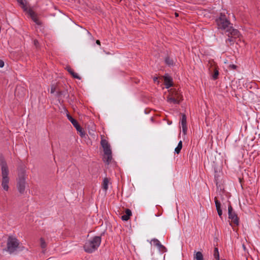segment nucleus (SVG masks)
Segmentation results:
<instances>
[{
  "instance_id": "obj_1",
  "label": "nucleus",
  "mask_w": 260,
  "mask_h": 260,
  "mask_svg": "<svg viewBox=\"0 0 260 260\" xmlns=\"http://www.w3.org/2000/svg\"><path fill=\"white\" fill-rule=\"evenodd\" d=\"M217 28L222 30L226 35L238 37L240 32L237 29L234 28L233 24L227 18L224 14L220 13L219 16L216 19Z\"/></svg>"
},
{
  "instance_id": "obj_2",
  "label": "nucleus",
  "mask_w": 260,
  "mask_h": 260,
  "mask_svg": "<svg viewBox=\"0 0 260 260\" xmlns=\"http://www.w3.org/2000/svg\"><path fill=\"white\" fill-rule=\"evenodd\" d=\"M101 242L102 238L100 236H94L86 241L83 249L86 252L92 253L98 249Z\"/></svg>"
},
{
  "instance_id": "obj_3",
  "label": "nucleus",
  "mask_w": 260,
  "mask_h": 260,
  "mask_svg": "<svg viewBox=\"0 0 260 260\" xmlns=\"http://www.w3.org/2000/svg\"><path fill=\"white\" fill-rule=\"evenodd\" d=\"M0 165L2 176V186L4 190L8 191L9 188V182L10 179L8 177L9 172L7 164L4 158L1 157L0 158Z\"/></svg>"
},
{
  "instance_id": "obj_4",
  "label": "nucleus",
  "mask_w": 260,
  "mask_h": 260,
  "mask_svg": "<svg viewBox=\"0 0 260 260\" xmlns=\"http://www.w3.org/2000/svg\"><path fill=\"white\" fill-rule=\"evenodd\" d=\"M101 144L102 146L104 152L103 157L104 161L108 165H109L112 159V150L111 146L108 142L104 139H102Z\"/></svg>"
},
{
  "instance_id": "obj_5",
  "label": "nucleus",
  "mask_w": 260,
  "mask_h": 260,
  "mask_svg": "<svg viewBox=\"0 0 260 260\" xmlns=\"http://www.w3.org/2000/svg\"><path fill=\"white\" fill-rule=\"evenodd\" d=\"M101 144L102 146L104 152L103 157L104 161L108 165H109L112 159V150L111 146L108 142L104 139H102Z\"/></svg>"
},
{
  "instance_id": "obj_6",
  "label": "nucleus",
  "mask_w": 260,
  "mask_h": 260,
  "mask_svg": "<svg viewBox=\"0 0 260 260\" xmlns=\"http://www.w3.org/2000/svg\"><path fill=\"white\" fill-rule=\"evenodd\" d=\"M20 242L15 237L9 236L7 243V251L12 254L16 251L19 248Z\"/></svg>"
},
{
  "instance_id": "obj_7",
  "label": "nucleus",
  "mask_w": 260,
  "mask_h": 260,
  "mask_svg": "<svg viewBox=\"0 0 260 260\" xmlns=\"http://www.w3.org/2000/svg\"><path fill=\"white\" fill-rule=\"evenodd\" d=\"M25 175L24 172H22L18 175L17 182V188L19 192L22 194L24 193L25 190Z\"/></svg>"
},
{
  "instance_id": "obj_8",
  "label": "nucleus",
  "mask_w": 260,
  "mask_h": 260,
  "mask_svg": "<svg viewBox=\"0 0 260 260\" xmlns=\"http://www.w3.org/2000/svg\"><path fill=\"white\" fill-rule=\"evenodd\" d=\"M228 215L229 218L231 220L232 222L236 225H238L239 224V218L235 212L233 211V208L230 203L228 206Z\"/></svg>"
},
{
  "instance_id": "obj_9",
  "label": "nucleus",
  "mask_w": 260,
  "mask_h": 260,
  "mask_svg": "<svg viewBox=\"0 0 260 260\" xmlns=\"http://www.w3.org/2000/svg\"><path fill=\"white\" fill-rule=\"evenodd\" d=\"M26 11H27L28 14L30 16L32 20L36 23V24L38 25H41V22L39 20L38 18L37 17V15L36 13L31 9L27 10Z\"/></svg>"
},
{
  "instance_id": "obj_10",
  "label": "nucleus",
  "mask_w": 260,
  "mask_h": 260,
  "mask_svg": "<svg viewBox=\"0 0 260 260\" xmlns=\"http://www.w3.org/2000/svg\"><path fill=\"white\" fill-rule=\"evenodd\" d=\"M164 84L166 88H169L173 86V79L172 77L168 75H166L164 77Z\"/></svg>"
},
{
  "instance_id": "obj_11",
  "label": "nucleus",
  "mask_w": 260,
  "mask_h": 260,
  "mask_svg": "<svg viewBox=\"0 0 260 260\" xmlns=\"http://www.w3.org/2000/svg\"><path fill=\"white\" fill-rule=\"evenodd\" d=\"M214 200H215V204L216 210L217 211V213H218L219 216L220 217V218L221 219H222V210L221 208L220 202L217 199L216 197H215Z\"/></svg>"
},
{
  "instance_id": "obj_12",
  "label": "nucleus",
  "mask_w": 260,
  "mask_h": 260,
  "mask_svg": "<svg viewBox=\"0 0 260 260\" xmlns=\"http://www.w3.org/2000/svg\"><path fill=\"white\" fill-rule=\"evenodd\" d=\"M125 214L121 216V219L123 221H127L132 216V211L129 209L125 210Z\"/></svg>"
},
{
  "instance_id": "obj_13",
  "label": "nucleus",
  "mask_w": 260,
  "mask_h": 260,
  "mask_svg": "<svg viewBox=\"0 0 260 260\" xmlns=\"http://www.w3.org/2000/svg\"><path fill=\"white\" fill-rule=\"evenodd\" d=\"M66 69L74 78L79 80L81 79V77L78 75V74L74 72V70L70 67H67Z\"/></svg>"
},
{
  "instance_id": "obj_14",
  "label": "nucleus",
  "mask_w": 260,
  "mask_h": 260,
  "mask_svg": "<svg viewBox=\"0 0 260 260\" xmlns=\"http://www.w3.org/2000/svg\"><path fill=\"white\" fill-rule=\"evenodd\" d=\"M167 101L170 103H173L175 104H179L180 102V99H178L175 97H173L172 96L168 97Z\"/></svg>"
},
{
  "instance_id": "obj_15",
  "label": "nucleus",
  "mask_w": 260,
  "mask_h": 260,
  "mask_svg": "<svg viewBox=\"0 0 260 260\" xmlns=\"http://www.w3.org/2000/svg\"><path fill=\"white\" fill-rule=\"evenodd\" d=\"M152 242L154 246L157 247L159 250L165 249V247L160 243L159 241L157 239H153L152 240Z\"/></svg>"
},
{
  "instance_id": "obj_16",
  "label": "nucleus",
  "mask_w": 260,
  "mask_h": 260,
  "mask_svg": "<svg viewBox=\"0 0 260 260\" xmlns=\"http://www.w3.org/2000/svg\"><path fill=\"white\" fill-rule=\"evenodd\" d=\"M194 260H204L203 255L200 251L194 252L193 255Z\"/></svg>"
},
{
  "instance_id": "obj_17",
  "label": "nucleus",
  "mask_w": 260,
  "mask_h": 260,
  "mask_svg": "<svg viewBox=\"0 0 260 260\" xmlns=\"http://www.w3.org/2000/svg\"><path fill=\"white\" fill-rule=\"evenodd\" d=\"M109 183V180L108 178L106 177L104 178L103 181L102 183V188L105 191H107V190L108 189V185Z\"/></svg>"
},
{
  "instance_id": "obj_18",
  "label": "nucleus",
  "mask_w": 260,
  "mask_h": 260,
  "mask_svg": "<svg viewBox=\"0 0 260 260\" xmlns=\"http://www.w3.org/2000/svg\"><path fill=\"white\" fill-rule=\"evenodd\" d=\"M165 62L166 64L171 67L173 66L174 64V61L173 58H170L169 56H167L165 58Z\"/></svg>"
},
{
  "instance_id": "obj_19",
  "label": "nucleus",
  "mask_w": 260,
  "mask_h": 260,
  "mask_svg": "<svg viewBox=\"0 0 260 260\" xmlns=\"http://www.w3.org/2000/svg\"><path fill=\"white\" fill-rule=\"evenodd\" d=\"M17 2L19 3V5L23 9L24 11H26L27 10V8L26 5V2L24 0H16Z\"/></svg>"
},
{
  "instance_id": "obj_20",
  "label": "nucleus",
  "mask_w": 260,
  "mask_h": 260,
  "mask_svg": "<svg viewBox=\"0 0 260 260\" xmlns=\"http://www.w3.org/2000/svg\"><path fill=\"white\" fill-rule=\"evenodd\" d=\"M182 148V142L180 141L177 146L175 149V153L179 154Z\"/></svg>"
},
{
  "instance_id": "obj_21",
  "label": "nucleus",
  "mask_w": 260,
  "mask_h": 260,
  "mask_svg": "<svg viewBox=\"0 0 260 260\" xmlns=\"http://www.w3.org/2000/svg\"><path fill=\"white\" fill-rule=\"evenodd\" d=\"M182 118L181 120V124L182 126H187L186 122V117L185 114H181Z\"/></svg>"
},
{
  "instance_id": "obj_22",
  "label": "nucleus",
  "mask_w": 260,
  "mask_h": 260,
  "mask_svg": "<svg viewBox=\"0 0 260 260\" xmlns=\"http://www.w3.org/2000/svg\"><path fill=\"white\" fill-rule=\"evenodd\" d=\"M172 96L173 97H175L178 99H180L181 101L182 100V95L177 91H173L172 93Z\"/></svg>"
},
{
  "instance_id": "obj_23",
  "label": "nucleus",
  "mask_w": 260,
  "mask_h": 260,
  "mask_svg": "<svg viewBox=\"0 0 260 260\" xmlns=\"http://www.w3.org/2000/svg\"><path fill=\"white\" fill-rule=\"evenodd\" d=\"M67 118L68 119H69V120H70L71 121V122L72 123V124L73 125V126L74 125H77V123H78V121L75 119L74 118H73L70 114H67Z\"/></svg>"
},
{
  "instance_id": "obj_24",
  "label": "nucleus",
  "mask_w": 260,
  "mask_h": 260,
  "mask_svg": "<svg viewBox=\"0 0 260 260\" xmlns=\"http://www.w3.org/2000/svg\"><path fill=\"white\" fill-rule=\"evenodd\" d=\"M227 36H228V38L226 40V42H230L231 44H234V41H235L234 39L238 38L239 37V36L234 37V36H232V35H230V36L227 35Z\"/></svg>"
},
{
  "instance_id": "obj_25",
  "label": "nucleus",
  "mask_w": 260,
  "mask_h": 260,
  "mask_svg": "<svg viewBox=\"0 0 260 260\" xmlns=\"http://www.w3.org/2000/svg\"><path fill=\"white\" fill-rule=\"evenodd\" d=\"M213 255H214V258L216 259L219 260V251H218V248H217V247H215L214 248Z\"/></svg>"
},
{
  "instance_id": "obj_26",
  "label": "nucleus",
  "mask_w": 260,
  "mask_h": 260,
  "mask_svg": "<svg viewBox=\"0 0 260 260\" xmlns=\"http://www.w3.org/2000/svg\"><path fill=\"white\" fill-rule=\"evenodd\" d=\"M40 245L42 248L45 249L47 246V244L45 241V240L43 238L40 239Z\"/></svg>"
},
{
  "instance_id": "obj_27",
  "label": "nucleus",
  "mask_w": 260,
  "mask_h": 260,
  "mask_svg": "<svg viewBox=\"0 0 260 260\" xmlns=\"http://www.w3.org/2000/svg\"><path fill=\"white\" fill-rule=\"evenodd\" d=\"M218 75H219V72L218 71V70H217L216 69H215L214 71V74L213 75H212V78L214 80H216L217 79L218 77Z\"/></svg>"
},
{
  "instance_id": "obj_28",
  "label": "nucleus",
  "mask_w": 260,
  "mask_h": 260,
  "mask_svg": "<svg viewBox=\"0 0 260 260\" xmlns=\"http://www.w3.org/2000/svg\"><path fill=\"white\" fill-rule=\"evenodd\" d=\"M79 133V134L80 135V136L81 137H85V135H86V133L85 132V131H84V129L81 127L79 131H77Z\"/></svg>"
},
{
  "instance_id": "obj_29",
  "label": "nucleus",
  "mask_w": 260,
  "mask_h": 260,
  "mask_svg": "<svg viewBox=\"0 0 260 260\" xmlns=\"http://www.w3.org/2000/svg\"><path fill=\"white\" fill-rule=\"evenodd\" d=\"M182 133L184 135H185L187 133V126H182Z\"/></svg>"
},
{
  "instance_id": "obj_30",
  "label": "nucleus",
  "mask_w": 260,
  "mask_h": 260,
  "mask_svg": "<svg viewBox=\"0 0 260 260\" xmlns=\"http://www.w3.org/2000/svg\"><path fill=\"white\" fill-rule=\"evenodd\" d=\"M229 69H232V70H236L237 68V66L235 64H230L229 66Z\"/></svg>"
},
{
  "instance_id": "obj_31",
  "label": "nucleus",
  "mask_w": 260,
  "mask_h": 260,
  "mask_svg": "<svg viewBox=\"0 0 260 260\" xmlns=\"http://www.w3.org/2000/svg\"><path fill=\"white\" fill-rule=\"evenodd\" d=\"M64 91H57L56 94H57V96L58 98H61V96L62 94H63V93H64Z\"/></svg>"
},
{
  "instance_id": "obj_32",
  "label": "nucleus",
  "mask_w": 260,
  "mask_h": 260,
  "mask_svg": "<svg viewBox=\"0 0 260 260\" xmlns=\"http://www.w3.org/2000/svg\"><path fill=\"white\" fill-rule=\"evenodd\" d=\"M74 126L76 128L77 131H79V129L81 127L78 122L77 123V125H74Z\"/></svg>"
},
{
  "instance_id": "obj_33",
  "label": "nucleus",
  "mask_w": 260,
  "mask_h": 260,
  "mask_svg": "<svg viewBox=\"0 0 260 260\" xmlns=\"http://www.w3.org/2000/svg\"><path fill=\"white\" fill-rule=\"evenodd\" d=\"M34 45L36 47H38V45H39V42L38 40H34Z\"/></svg>"
},
{
  "instance_id": "obj_34",
  "label": "nucleus",
  "mask_w": 260,
  "mask_h": 260,
  "mask_svg": "<svg viewBox=\"0 0 260 260\" xmlns=\"http://www.w3.org/2000/svg\"><path fill=\"white\" fill-rule=\"evenodd\" d=\"M4 61L3 60L0 59V68L4 67Z\"/></svg>"
},
{
  "instance_id": "obj_35",
  "label": "nucleus",
  "mask_w": 260,
  "mask_h": 260,
  "mask_svg": "<svg viewBox=\"0 0 260 260\" xmlns=\"http://www.w3.org/2000/svg\"><path fill=\"white\" fill-rule=\"evenodd\" d=\"M55 91V87H54V86H52L51 88V93H53Z\"/></svg>"
},
{
  "instance_id": "obj_36",
  "label": "nucleus",
  "mask_w": 260,
  "mask_h": 260,
  "mask_svg": "<svg viewBox=\"0 0 260 260\" xmlns=\"http://www.w3.org/2000/svg\"><path fill=\"white\" fill-rule=\"evenodd\" d=\"M153 81L154 82H156L158 81V78L157 77H155L154 78H153Z\"/></svg>"
},
{
  "instance_id": "obj_37",
  "label": "nucleus",
  "mask_w": 260,
  "mask_h": 260,
  "mask_svg": "<svg viewBox=\"0 0 260 260\" xmlns=\"http://www.w3.org/2000/svg\"><path fill=\"white\" fill-rule=\"evenodd\" d=\"M115 3H119L122 0H114Z\"/></svg>"
},
{
  "instance_id": "obj_38",
  "label": "nucleus",
  "mask_w": 260,
  "mask_h": 260,
  "mask_svg": "<svg viewBox=\"0 0 260 260\" xmlns=\"http://www.w3.org/2000/svg\"><path fill=\"white\" fill-rule=\"evenodd\" d=\"M96 43L98 44V45H101V42L99 40H96Z\"/></svg>"
},
{
  "instance_id": "obj_39",
  "label": "nucleus",
  "mask_w": 260,
  "mask_h": 260,
  "mask_svg": "<svg viewBox=\"0 0 260 260\" xmlns=\"http://www.w3.org/2000/svg\"><path fill=\"white\" fill-rule=\"evenodd\" d=\"M175 17H178V16H179V14H178V13H176H176H175Z\"/></svg>"
},
{
  "instance_id": "obj_40",
  "label": "nucleus",
  "mask_w": 260,
  "mask_h": 260,
  "mask_svg": "<svg viewBox=\"0 0 260 260\" xmlns=\"http://www.w3.org/2000/svg\"><path fill=\"white\" fill-rule=\"evenodd\" d=\"M219 260H220V259H219ZM222 260H225V259H222Z\"/></svg>"
}]
</instances>
